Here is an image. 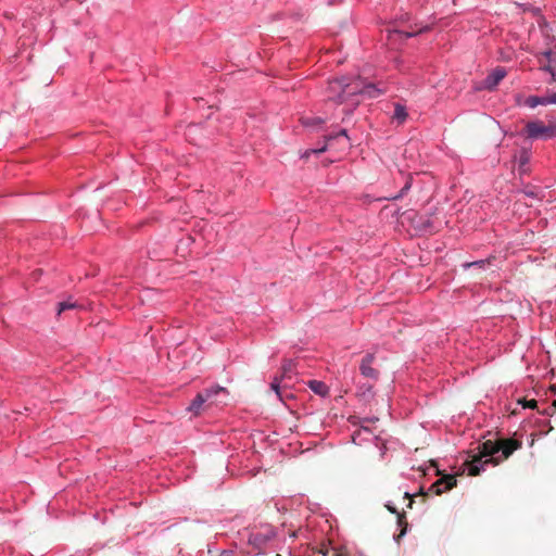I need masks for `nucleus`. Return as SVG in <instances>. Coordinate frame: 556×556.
<instances>
[{
  "instance_id": "obj_1",
  "label": "nucleus",
  "mask_w": 556,
  "mask_h": 556,
  "mask_svg": "<svg viewBox=\"0 0 556 556\" xmlns=\"http://www.w3.org/2000/svg\"><path fill=\"white\" fill-rule=\"evenodd\" d=\"M382 90L374 84H365L359 77H341L330 80L326 89V98L336 104L343 105L342 113L351 114L359 104L361 97L377 98Z\"/></svg>"
},
{
  "instance_id": "obj_2",
  "label": "nucleus",
  "mask_w": 556,
  "mask_h": 556,
  "mask_svg": "<svg viewBox=\"0 0 556 556\" xmlns=\"http://www.w3.org/2000/svg\"><path fill=\"white\" fill-rule=\"evenodd\" d=\"M520 446L521 443L513 439L501 440L498 442L488 440L479 446V456L470 460L467 459L464 466H466L470 476H477L483 471L489 464L492 466L498 465Z\"/></svg>"
},
{
  "instance_id": "obj_3",
  "label": "nucleus",
  "mask_w": 556,
  "mask_h": 556,
  "mask_svg": "<svg viewBox=\"0 0 556 556\" xmlns=\"http://www.w3.org/2000/svg\"><path fill=\"white\" fill-rule=\"evenodd\" d=\"M228 396V391L226 388L220 386H215L208 389H205L203 392L197 394L190 405L187 407L188 412L198 415L202 409V406L205 403L210 404H219L225 403Z\"/></svg>"
},
{
  "instance_id": "obj_4",
  "label": "nucleus",
  "mask_w": 556,
  "mask_h": 556,
  "mask_svg": "<svg viewBox=\"0 0 556 556\" xmlns=\"http://www.w3.org/2000/svg\"><path fill=\"white\" fill-rule=\"evenodd\" d=\"M525 130L527 137L532 140L556 138V121L551 122L548 125L541 121H532L527 123Z\"/></svg>"
},
{
  "instance_id": "obj_5",
  "label": "nucleus",
  "mask_w": 556,
  "mask_h": 556,
  "mask_svg": "<svg viewBox=\"0 0 556 556\" xmlns=\"http://www.w3.org/2000/svg\"><path fill=\"white\" fill-rule=\"evenodd\" d=\"M506 75L507 72L504 67H496L475 89L478 91L494 90Z\"/></svg>"
},
{
  "instance_id": "obj_6",
  "label": "nucleus",
  "mask_w": 556,
  "mask_h": 556,
  "mask_svg": "<svg viewBox=\"0 0 556 556\" xmlns=\"http://www.w3.org/2000/svg\"><path fill=\"white\" fill-rule=\"evenodd\" d=\"M275 536V531L271 526H264L251 532L249 543L261 549L268 541Z\"/></svg>"
},
{
  "instance_id": "obj_7",
  "label": "nucleus",
  "mask_w": 556,
  "mask_h": 556,
  "mask_svg": "<svg viewBox=\"0 0 556 556\" xmlns=\"http://www.w3.org/2000/svg\"><path fill=\"white\" fill-rule=\"evenodd\" d=\"M374 363V355L367 354L359 366V370L364 377L370 378V379H377L378 378V371L372 367Z\"/></svg>"
},
{
  "instance_id": "obj_8",
  "label": "nucleus",
  "mask_w": 556,
  "mask_h": 556,
  "mask_svg": "<svg viewBox=\"0 0 556 556\" xmlns=\"http://www.w3.org/2000/svg\"><path fill=\"white\" fill-rule=\"evenodd\" d=\"M456 484V478L454 475H447L439 479L433 485L432 489L437 494H441L451 490Z\"/></svg>"
},
{
  "instance_id": "obj_9",
  "label": "nucleus",
  "mask_w": 556,
  "mask_h": 556,
  "mask_svg": "<svg viewBox=\"0 0 556 556\" xmlns=\"http://www.w3.org/2000/svg\"><path fill=\"white\" fill-rule=\"evenodd\" d=\"M308 388L315 393L320 396H326L329 393L328 386L319 380H309L307 382Z\"/></svg>"
},
{
  "instance_id": "obj_10",
  "label": "nucleus",
  "mask_w": 556,
  "mask_h": 556,
  "mask_svg": "<svg viewBox=\"0 0 556 556\" xmlns=\"http://www.w3.org/2000/svg\"><path fill=\"white\" fill-rule=\"evenodd\" d=\"M371 438H374V434L365 427H362V429L352 435V440L355 444H361L365 440L369 441Z\"/></svg>"
},
{
  "instance_id": "obj_11",
  "label": "nucleus",
  "mask_w": 556,
  "mask_h": 556,
  "mask_svg": "<svg viewBox=\"0 0 556 556\" xmlns=\"http://www.w3.org/2000/svg\"><path fill=\"white\" fill-rule=\"evenodd\" d=\"M407 118L406 108L400 103H396L394 106L393 119H395L399 124H403Z\"/></svg>"
},
{
  "instance_id": "obj_12",
  "label": "nucleus",
  "mask_w": 556,
  "mask_h": 556,
  "mask_svg": "<svg viewBox=\"0 0 556 556\" xmlns=\"http://www.w3.org/2000/svg\"><path fill=\"white\" fill-rule=\"evenodd\" d=\"M525 105H527L530 109H534L538 105H545V96H530L525 100Z\"/></svg>"
},
{
  "instance_id": "obj_13",
  "label": "nucleus",
  "mask_w": 556,
  "mask_h": 556,
  "mask_svg": "<svg viewBox=\"0 0 556 556\" xmlns=\"http://www.w3.org/2000/svg\"><path fill=\"white\" fill-rule=\"evenodd\" d=\"M387 31H388L389 39L393 38L394 36L403 38V39H407V38H410L416 35V33L401 31V30H396V29H393V30L387 29Z\"/></svg>"
},
{
  "instance_id": "obj_14",
  "label": "nucleus",
  "mask_w": 556,
  "mask_h": 556,
  "mask_svg": "<svg viewBox=\"0 0 556 556\" xmlns=\"http://www.w3.org/2000/svg\"><path fill=\"white\" fill-rule=\"evenodd\" d=\"M75 307H76V302H74L72 300H66V301L60 302L58 304V314L60 315L62 312H64L66 309H72Z\"/></svg>"
},
{
  "instance_id": "obj_15",
  "label": "nucleus",
  "mask_w": 556,
  "mask_h": 556,
  "mask_svg": "<svg viewBox=\"0 0 556 556\" xmlns=\"http://www.w3.org/2000/svg\"><path fill=\"white\" fill-rule=\"evenodd\" d=\"M323 123L324 119H321L320 117H307L303 119V125L307 127H313Z\"/></svg>"
},
{
  "instance_id": "obj_16",
  "label": "nucleus",
  "mask_w": 556,
  "mask_h": 556,
  "mask_svg": "<svg viewBox=\"0 0 556 556\" xmlns=\"http://www.w3.org/2000/svg\"><path fill=\"white\" fill-rule=\"evenodd\" d=\"M327 149V146L324 144L321 148H318V149H308V150H305L302 154H301V157L303 159H307L309 157L311 154H319L324 151H326Z\"/></svg>"
},
{
  "instance_id": "obj_17",
  "label": "nucleus",
  "mask_w": 556,
  "mask_h": 556,
  "mask_svg": "<svg viewBox=\"0 0 556 556\" xmlns=\"http://www.w3.org/2000/svg\"><path fill=\"white\" fill-rule=\"evenodd\" d=\"M485 264H488V261H485V260H480V261H476V262L465 263V264L463 265V267H464L465 269L470 268V267H472V266H478V267H481V268H482V267H484V266H485Z\"/></svg>"
},
{
  "instance_id": "obj_18",
  "label": "nucleus",
  "mask_w": 556,
  "mask_h": 556,
  "mask_svg": "<svg viewBox=\"0 0 556 556\" xmlns=\"http://www.w3.org/2000/svg\"><path fill=\"white\" fill-rule=\"evenodd\" d=\"M410 186H412L410 182L406 181V184L402 188L401 192L397 193L396 195L392 197V198H389V199L390 200H399V199H401L410 189Z\"/></svg>"
},
{
  "instance_id": "obj_19",
  "label": "nucleus",
  "mask_w": 556,
  "mask_h": 556,
  "mask_svg": "<svg viewBox=\"0 0 556 556\" xmlns=\"http://www.w3.org/2000/svg\"><path fill=\"white\" fill-rule=\"evenodd\" d=\"M556 104V92L545 96V105Z\"/></svg>"
},
{
  "instance_id": "obj_20",
  "label": "nucleus",
  "mask_w": 556,
  "mask_h": 556,
  "mask_svg": "<svg viewBox=\"0 0 556 556\" xmlns=\"http://www.w3.org/2000/svg\"><path fill=\"white\" fill-rule=\"evenodd\" d=\"M530 160V156H529V153L528 152H522V154L520 155V159H519V163H520V168L522 166H525Z\"/></svg>"
},
{
  "instance_id": "obj_21",
  "label": "nucleus",
  "mask_w": 556,
  "mask_h": 556,
  "mask_svg": "<svg viewBox=\"0 0 556 556\" xmlns=\"http://www.w3.org/2000/svg\"><path fill=\"white\" fill-rule=\"evenodd\" d=\"M270 388L276 392V394L279 396V399H281V395H280V391H279V380L276 378L271 384H270Z\"/></svg>"
},
{
  "instance_id": "obj_22",
  "label": "nucleus",
  "mask_w": 556,
  "mask_h": 556,
  "mask_svg": "<svg viewBox=\"0 0 556 556\" xmlns=\"http://www.w3.org/2000/svg\"><path fill=\"white\" fill-rule=\"evenodd\" d=\"M337 136H344V137H348V135H346V130H345V129H341V130L336 135V137H337ZM333 138H334V136H329L327 139H328V140H331V139H333Z\"/></svg>"
},
{
  "instance_id": "obj_23",
  "label": "nucleus",
  "mask_w": 556,
  "mask_h": 556,
  "mask_svg": "<svg viewBox=\"0 0 556 556\" xmlns=\"http://www.w3.org/2000/svg\"><path fill=\"white\" fill-rule=\"evenodd\" d=\"M542 70H543L544 72L549 73L551 75H554V71H555V70H554L551 65L543 66V67H542Z\"/></svg>"
},
{
  "instance_id": "obj_24",
  "label": "nucleus",
  "mask_w": 556,
  "mask_h": 556,
  "mask_svg": "<svg viewBox=\"0 0 556 556\" xmlns=\"http://www.w3.org/2000/svg\"><path fill=\"white\" fill-rule=\"evenodd\" d=\"M387 508L392 513H396L395 508L391 504H387Z\"/></svg>"
},
{
  "instance_id": "obj_25",
  "label": "nucleus",
  "mask_w": 556,
  "mask_h": 556,
  "mask_svg": "<svg viewBox=\"0 0 556 556\" xmlns=\"http://www.w3.org/2000/svg\"><path fill=\"white\" fill-rule=\"evenodd\" d=\"M543 54H544L546 58H548V59H549V58H551V55H552V51L547 50V51L543 52Z\"/></svg>"
},
{
  "instance_id": "obj_26",
  "label": "nucleus",
  "mask_w": 556,
  "mask_h": 556,
  "mask_svg": "<svg viewBox=\"0 0 556 556\" xmlns=\"http://www.w3.org/2000/svg\"><path fill=\"white\" fill-rule=\"evenodd\" d=\"M291 369V363L288 364V366H285L283 367V370L287 371V370H290Z\"/></svg>"
},
{
  "instance_id": "obj_27",
  "label": "nucleus",
  "mask_w": 556,
  "mask_h": 556,
  "mask_svg": "<svg viewBox=\"0 0 556 556\" xmlns=\"http://www.w3.org/2000/svg\"><path fill=\"white\" fill-rule=\"evenodd\" d=\"M534 406H535V401H531V402L529 403V407H534Z\"/></svg>"
},
{
  "instance_id": "obj_28",
  "label": "nucleus",
  "mask_w": 556,
  "mask_h": 556,
  "mask_svg": "<svg viewBox=\"0 0 556 556\" xmlns=\"http://www.w3.org/2000/svg\"><path fill=\"white\" fill-rule=\"evenodd\" d=\"M551 76H552V79H553L554 81H556V71H554V75H551Z\"/></svg>"
},
{
  "instance_id": "obj_29",
  "label": "nucleus",
  "mask_w": 556,
  "mask_h": 556,
  "mask_svg": "<svg viewBox=\"0 0 556 556\" xmlns=\"http://www.w3.org/2000/svg\"><path fill=\"white\" fill-rule=\"evenodd\" d=\"M404 495H405V497H406V498H409V494H408V492H405V494H404Z\"/></svg>"
},
{
  "instance_id": "obj_30",
  "label": "nucleus",
  "mask_w": 556,
  "mask_h": 556,
  "mask_svg": "<svg viewBox=\"0 0 556 556\" xmlns=\"http://www.w3.org/2000/svg\"><path fill=\"white\" fill-rule=\"evenodd\" d=\"M226 551H223L222 555L220 556H226Z\"/></svg>"
}]
</instances>
